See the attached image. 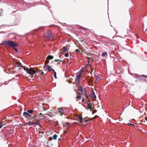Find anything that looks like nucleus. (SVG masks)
<instances>
[{
    "mask_svg": "<svg viewBox=\"0 0 147 147\" xmlns=\"http://www.w3.org/2000/svg\"><path fill=\"white\" fill-rule=\"evenodd\" d=\"M67 50V49L65 47H63V50L62 51V53L63 54L64 53L66 52Z\"/></svg>",
    "mask_w": 147,
    "mask_h": 147,
    "instance_id": "obj_9",
    "label": "nucleus"
},
{
    "mask_svg": "<svg viewBox=\"0 0 147 147\" xmlns=\"http://www.w3.org/2000/svg\"><path fill=\"white\" fill-rule=\"evenodd\" d=\"M36 117V116H34L33 117V118H32V119Z\"/></svg>",
    "mask_w": 147,
    "mask_h": 147,
    "instance_id": "obj_34",
    "label": "nucleus"
},
{
    "mask_svg": "<svg viewBox=\"0 0 147 147\" xmlns=\"http://www.w3.org/2000/svg\"><path fill=\"white\" fill-rule=\"evenodd\" d=\"M44 67V69L46 68L45 69V71L48 70L49 71H54V70L48 65H45Z\"/></svg>",
    "mask_w": 147,
    "mask_h": 147,
    "instance_id": "obj_5",
    "label": "nucleus"
},
{
    "mask_svg": "<svg viewBox=\"0 0 147 147\" xmlns=\"http://www.w3.org/2000/svg\"><path fill=\"white\" fill-rule=\"evenodd\" d=\"M2 122H1V123L0 124V128H1L3 126V125H2Z\"/></svg>",
    "mask_w": 147,
    "mask_h": 147,
    "instance_id": "obj_25",
    "label": "nucleus"
},
{
    "mask_svg": "<svg viewBox=\"0 0 147 147\" xmlns=\"http://www.w3.org/2000/svg\"><path fill=\"white\" fill-rule=\"evenodd\" d=\"M0 45L6 47H11L15 50L16 52L17 53L18 52L17 49L15 47L18 46V45L12 41L11 40L3 41Z\"/></svg>",
    "mask_w": 147,
    "mask_h": 147,
    "instance_id": "obj_1",
    "label": "nucleus"
},
{
    "mask_svg": "<svg viewBox=\"0 0 147 147\" xmlns=\"http://www.w3.org/2000/svg\"><path fill=\"white\" fill-rule=\"evenodd\" d=\"M78 119L81 121H82L83 120L82 117L80 116H78Z\"/></svg>",
    "mask_w": 147,
    "mask_h": 147,
    "instance_id": "obj_14",
    "label": "nucleus"
},
{
    "mask_svg": "<svg viewBox=\"0 0 147 147\" xmlns=\"http://www.w3.org/2000/svg\"><path fill=\"white\" fill-rule=\"evenodd\" d=\"M55 62H57V61H58V62H61V60H59V59H56L55 60Z\"/></svg>",
    "mask_w": 147,
    "mask_h": 147,
    "instance_id": "obj_22",
    "label": "nucleus"
},
{
    "mask_svg": "<svg viewBox=\"0 0 147 147\" xmlns=\"http://www.w3.org/2000/svg\"><path fill=\"white\" fill-rule=\"evenodd\" d=\"M107 52H104L102 54V57H104L105 56H107Z\"/></svg>",
    "mask_w": 147,
    "mask_h": 147,
    "instance_id": "obj_11",
    "label": "nucleus"
},
{
    "mask_svg": "<svg viewBox=\"0 0 147 147\" xmlns=\"http://www.w3.org/2000/svg\"><path fill=\"white\" fill-rule=\"evenodd\" d=\"M82 76L80 74L76 76V79H75L76 82L77 83H78V84L79 83V82L80 81V78H81Z\"/></svg>",
    "mask_w": 147,
    "mask_h": 147,
    "instance_id": "obj_6",
    "label": "nucleus"
},
{
    "mask_svg": "<svg viewBox=\"0 0 147 147\" xmlns=\"http://www.w3.org/2000/svg\"><path fill=\"white\" fill-rule=\"evenodd\" d=\"M76 98H81V96H77Z\"/></svg>",
    "mask_w": 147,
    "mask_h": 147,
    "instance_id": "obj_28",
    "label": "nucleus"
},
{
    "mask_svg": "<svg viewBox=\"0 0 147 147\" xmlns=\"http://www.w3.org/2000/svg\"><path fill=\"white\" fill-rule=\"evenodd\" d=\"M96 112H95V111H94V113H96Z\"/></svg>",
    "mask_w": 147,
    "mask_h": 147,
    "instance_id": "obj_37",
    "label": "nucleus"
},
{
    "mask_svg": "<svg viewBox=\"0 0 147 147\" xmlns=\"http://www.w3.org/2000/svg\"><path fill=\"white\" fill-rule=\"evenodd\" d=\"M33 112V111L32 110H28L27 111V112L28 113H32V112Z\"/></svg>",
    "mask_w": 147,
    "mask_h": 147,
    "instance_id": "obj_19",
    "label": "nucleus"
},
{
    "mask_svg": "<svg viewBox=\"0 0 147 147\" xmlns=\"http://www.w3.org/2000/svg\"><path fill=\"white\" fill-rule=\"evenodd\" d=\"M143 77H144L145 78H147V76H145V75H143Z\"/></svg>",
    "mask_w": 147,
    "mask_h": 147,
    "instance_id": "obj_30",
    "label": "nucleus"
},
{
    "mask_svg": "<svg viewBox=\"0 0 147 147\" xmlns=\"http://www.w3.org/2000/svg\"><path fill=\"white\" fill-rule=\"evenodd\" d=\"M44 37L46 38V40H47L49 39L52 38L53 36L51 32L49 31L44 34Z\"/></svg>",
    "mask_w": 147,
    "mask_h": 147,
    "instance_id": "obj_3",
    "label": "nucleus"
},
{
    "mask_svg": "<svg viewBox=\"0 0 147 147\" xmlns=\"http://www.w3.org/2000/svg\"><path fill=\"white\" fill-rule=\"evenodd\" d=\"M84 90L85 92V93H86V88H85L84 89Z\"/></svg>",
    "mask_w": 147,
    "mask_h": 147,
    "instance_id": "obj_32",
    "label": "nucleus"
},
{
    "mask_svg": "<svg viewBox=\"0 0 147 147\" xmlns=\"http://www.w3.org/2000/svg\"><path fill=\"white\" fill-rule=\"evenodd\" d=\"M23 115L25 117H30L31 115L28 112H24L23 113Z\"/></svg>",
    "mask_w": 147,
    "mask_h": 147,
    "instance_id": "obj_7",
    "label": "nucleus"
},
{
    "mask_svg": "<svg viewBox=\"0 0 147 147\" xmlns=\"http://www.w3.org/2000/svg\"><path fill=\"white\" fill-rule=\"evenodd\" d=\"M145 119L147 121V117H145Z\"/></svg>",
    "mask_w": 147,
    "mask_h": 147,
    "instance_id": "obj_33",
    "label": "nucleus"
},
{
    "mask_svg": "<svg viewBox=\"0 0 147 147\" xmlns=\"http://www.w3.org/2000/svg\"><path fill=\"white\" fill-rule=\"evenodd\" d=\"M92 92H93V96H94V97L95 98H96V95H95V93H94V91H92Z\"/></svg>",
    "mask_w": 147,
    "mask_h": 147,
    "instance_id": "obj_20",
    "label": "nucleus"
},
{
    "mask_svg": "<svg viewBox=\"0 0 147 147\" xmlns=\"http://www.w3.org/2000/svg\"><path fill=\"white\" fill-rule=\"evenodd\" d=\"M40 58V57H38V59H39V58Z\"/></svg>",
    "mask_w": 147,
    "mask_h": 147,
    "instance_id": "obj_36",
    "label": "nucleus"
},
{
    "mask_svg": "<svg viewBox=\"0 0 147 147\" xmlns=\"http://www.w3.org/2000/svg\"><path fill=\"white\" fill-rule=\"evenodd\" d=\"M69 123H68V124H69Z\"/></svg>",
    "mask_w": 147,
    "mask_h": 147,
    "instance_id": "obj_39",
    "label": "nucleus"
},
{
    "mask_svg": "<svg viewBox=\"0 0 147 147\" xmlns=\"http://www.w3.org/2000/svg\"><path fill=\"white\" fill-rule=\"evenodd\" d=\"M42 71V70H38L37 71V72L38 73V74L40 75V74L41 73V71Z\"/></svg>",
    "mask_w": 147,
    "mask_h": 147,
    "instance_id": "obj_18",
    "label": "nucleus"
},
{
    "mask_svg": "<svg viewBox=\"0 0 147 147\" xmlns=\"http://www.w3.org/2000/svg\"><path fill=\"white\" fill-rule=\"evenodd\" d=\"M34 123L33 122H29L27 123V124L29 125H32V124H34Z\"/></svg>",
    "mask_w": 147,
    "mask_h": 147,
    "instance_id": "obj_15",
    "label": "nucleus"
},
{
    "mask_svg": "<svg viewBox=\"0 0 147 147\" xmlns=\"http://www.w3.org/2000/svg\"><path fill=\"white\" fill-rule=\"evenodd\" d=\"M53 56L49 55L48 56L47 58L49 59H52L53 58Z\"/></svg>",
    "mask_w": 147,
    "mask_h": 147,
    "instance_id": "obj_12",
    "label": "nucleus"
},
{
    "mask_svg": "<svg viewBox=\"0 0 147 147\" xmlns=\"http://www.w3.org/2000/svg\"><path fill=\"white\" fill-rule=\"evenodd\" d=\"M89 96H90L91 98H93V97H94L93 95H89Z\"/></svg>",
    "mask_w": 147,
    "mask_h": 147,
    "instance_id": "obj_27",
    "label": "nucleus"
},
{
    "mask_svg": "<svg viewBox=\"0 0 147 147\" xmlns=\"http://www.w3.org/2000/svg\"><path fill=\"white\" fill-rule=\"evenodd\" d=\"M57 135L55 134L53 135V139L55 140H56V139L57 138Z\"/></svg>",
    "mask_w": 147,
    "mask_h": 147,
    "instance_id": "obj_13",
    "label": "nucleus"
},
{
    "mask_svg": "<svg viewBox=\"0 0 147 147\" xmlns=\"http://www.w3.org/2000/svg\"><path fill=\"white\" fill-rule=\"evenodd\" d=\"M130 124V125H133V124Z\"/></svg>",
    "mask_w": 147,
    "mask_h": 147,
    "instance_id": "obj_38",
    "label": "nucleus"
},
{
    "mask_svg": "<svg viewBox=\"0 0 147 147\" xmlns=\"http://www.w3.org/2000/svg\"><path fill=\"white\" fill-rule=\"evenodd\" d=\"M44 74V73L43 72H42V71H41V73L40 74V75L42 76Z\"/></svg>",
    "mask_w": 147,
    "mask_h": 147,
    "instance_id": "obj_26",
    "label": "nucleus"
},
{
    "mask_svg": "<svg viewBox=\"0 0 147 147\" xmlns=\"http://www.w3.org/2000/svg\"><path fill=\"white\" fill-rule=\"evenodd\" d=\"M65 57H68L69 56L68 54V53H65Z\"/></svg>",
    "mask_w": 147,
    "mask_h": 147,
    "instance_id": "obj_23",
    "label": "nucleus"
},
{
    "mask_svg": "<svg viewBox=\"0 0 147 147\" xmlns=\"http://www.w3.org/2000/svg\"><path fill=\"white\" fill-rule=\"evenodd\" d=\"M75 51L76 52H80V51L78 49H76L75 50Z\"/></svg>",
    "mask_w": 147,
    "mask_h": 147,
    "instance_id": "obj_24",
    "label": "nucleus"
},
{
    "mask_svg": "<svg viewBox=\"0 0 147 147\" xmlns=\"http://www.w3.org/2000/svg\"><path fill=\"white\" fill-rule=\"evenodd\" d=\"M86 94H85V95H86V97H88V96H89V95L88 94H87L86 93Z\"/></svg>",
    "mask_w": 147,
    "mask_h": 147,
    "instance_id": "obj_29",
    "label": "nucleus"
},
{
    "mask_svg": "<svg viewBox=\"0 0 147 147\" xmlns=\"http://www.w3.org/2000/svg\"><path fill=\"white\" fill-rule=\"evenodd\" d=\"M80 90L81 91H82V92L83 91V90L82 89V88L81 87H80Z\"/></svg>",
    "mask_w": 147,
    "mask_h": 147,
    "instance_id": "obj_31",
    "label": "nucleus"
},
{
    "mask_svg": "<svg viewBox=\"0 0 147 147\" xmlns=\"http://www.w3.org/2000/svg\"><path fill=\"white\" fill-rule=\"evenodd\" d=\"M143 29L144 32H146L147 31V29H146L144 27V26L143 27Z\"/></svg>",
    "mask_w": 147,
    "mask_h": 147,
    "instance_id": "obj_21",
    "label": "nucleus"
},
{
    "mask_svg": "<svg viewBox=\"0 0 147 147\" xmlns=\"http://www.w3.org/2000/svg\"><path fill=\"white\" fill-rule=\"evenodd\" d=\"M34 124L36 125H39L40 124V121H37L36 123H34Z\"/></svg>",
    "mask_w": 147,
    "mask_h": 147,
    "instance_id": "obj_17",
    "label": "nucleus"
},
{
    "mask_svg": "<svg viewBox=\"0 0 147 147\" xmlns=\"http://www.w3.org/2000/svg\"><path fill=\"white\" fill-rule=\"evenodd\" d=\"M54 72V76L55 78H57V76H56V73L54 71H53Z\"/></svg>",
    "mask_w": 147,
    "mask_h": 147,
    "instance_id": "obj_16",
    "label": "nucleus"
},
{
    "mask_svg": "<svg viewBox=\"0 0 147 147\" xmlns=\"http://www.w3.org/2000/svg\"><path fill=\"white\" fill-rule=\"evenodd\" d=\"M16 66L18 67H22L24 69V67L21 65V63H20V62H17V63H16Z\"/></svg>",
    "mask_w": 147,
    "mask_h": 147,
    "instance_id": "obj_8",
    "label": "nucleus"
},
{
    "mask_svg": "<svg viewBox=\"0 0 147 147\" xmlns=\"http://www.w3.org/2000/svg\"><path fill=\"white\" fill-rule=\"evenodd\" d=\"M39 114H40V115H42V113H40Z\"/></svg>",
    "mask_w": 147,
    "mask_h": 147,
    "instance_id": "obj_35",
    "label": "nucleus"
},
{
    "mask_svg": "<svg viewBox=\"0 0 147 147\" xmlns=\"http://www.w3.org/2000/svg\"><path fill=\"white\" fill-rule=\"evenodd\" d=\"M24 69L25 70H26L27 73L29 74L33 75L36 73L35 70L32 68H30L29 69H26L24 68Z\"/></svg>",
    "mask_w": 147,
    "mask_h": 147,
    "instance_id": "obj_2",
    "label": "nucleus"
},
{
    "mask_svg": "<svg viewBox=\"0 0 147 147\" xmlns=\"http://www.w3.org/2000/svg\"><path fill=\"white\" fill-rule=\"evenodd\" d=\"M57 112L58 114H59V115H61L64 113L65 112L64 110L62 108H59L57 109Z\"/></svg>",
    "mask_w": 147,
    "mask_h": 147,
    "instance_id": "obj_4",
    "label": "nucleus"
},
{
    "mask_svg": "<svg viewBox=\"0 0 147 147\" xmlns=\"http://www.w3.org/2000/svg\"><path fill=\"white\" fill-rule=\"evenodd\" d=\"M91 104H90V103H87V107L89 109H90L91 108H92Z\"/></svg>",
    "mask_w": 147,
    "mask_h": 147,
    "instance_id": "obj_10",
    "label": "nucleus"
}]
</instances>
